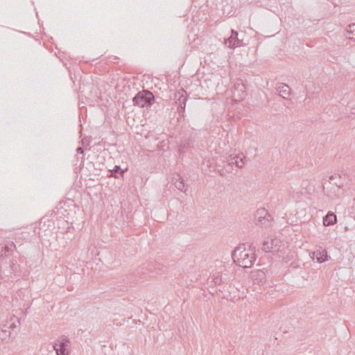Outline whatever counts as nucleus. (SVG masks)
I'll return each instance as SVG.
<instances>
[{
    "label": "nucleus",
    "mask_w": 355,
    "mask_h": 355,
    "mask_svg": "<svg viewBox=\"0 0 355 355\" xmlns=\"http://www.w3.org/2000/svg\"><path fill=\"white\" fill-rule=\"evenodd\" d=\"M234 263L243 268H250L255 261L254 249L249 245L241 244L232 252Z\"/></svg>",
    "instance_id": "nucleus-1"
},
{
    "label": "nucleus",
    "mask_w": 355,
    "mask_h": 355,
    "mask_svg": "<svg viewBox=\"0 0 355 355\" xmlns=\"http://www.w3.org/2000/svg\"><path fill=\"white\" fill-rule=\"evenodd\" d=\"M154 103V96L151 92L143 90L133 97V105L139 107H149Z\"/></svg>",
    "instance_id": "nucleus-2"
},
{
    "label": "nucleus",
    "mask_w": 355,
    "mask_h": 355,
    "mask_svg": "<svg viewBox=\"0 0 355 355\" xmlns=\"http://www.w3.org/2000/svg\"><path fill=\"white\" fill-rule=\"evenodd\" d=\"M226 163L227 165L224 166V169L230 172V167L235 166L236 168H242L245 164V157L243 153L238 155H230L229 157L226 158Z\"/></svg>",
    "instance_id": "nucleus-3"
},
{
    "label": "nucleus",
    "mask_w": 355,
    "mask_h": 355,
    "mask_svg": "<svg viewBox=\"0 0 355 355\" xmlns=\"http://www.w3.org/2000/svg\"><path fill=\"white\" fill-rule=\"evenodd\" d=\"M245 97V84L241 79H238L233 83L232 87V98L236 102L243 101Z\"/></svg>",
    "instance_id": "nucleus-4"
},
{
    "label": "nucleus",
    "mask_w": 355,
    "mask_h": 355,
    "mask_svg": "<svg viewBox=\"0 0 355 355\" xmlns=\"http://www.w3.org/2000/svg\"><path fill=\"white\" fill-rule=\"evenodd\" d=\"M69 339L66 336H61L54 343L53 349L57 355H67Z\"/></svg>",
    "instance_id": "nucleus-5"
},
{
    "label": "nucleus",
    "mask_w": 355,
    "mask_h": 355,
    "mask_svg": "<svg viewBox=\"0 0 355 355\" xmlns=\"http://www.w3.org/2000/svg\"><path fill=\"white\" fill-rule=\"evenodd\" d=\"M224 45L229 46V48L234 49L243 46V41H242V39L239 38L237 32L232 30L231 31V36L224 40Z\"/></svg>",
    "instance_id": "nucleus-6"
},
{
    "label": "nucleus",
    "mask_w": 355,
    "mask_h": 355,
    "mask_svg": "<svg viewBox=\"0 0 355 355\" xmlns=\"http://www.w3.org/2000/svg\"><path fill=\"white\" fill-rule=\"evenodd\" d=\"M16 328L15 322H9L3 325V327H0V343L6 341L10 336V331L9 329Z\"/></svg>",
    "instance_id": "nucleus-7"
},
{
    "label": "nucleus",
    "mask_w": 355,
    "mask_h": 355,
    "mask_svg": "<svg viewBox=\"0 0 355 355\" xmlns=\"http://www.w3.org/2000/svg\"><path fill=\"white\" fill-rule=\"evenodd\" d=\"M312 260L322 263L327 261V252L324 250H317L312 252Z\"/></svg>",
    "instance_id": "nucleus-8"
},
{
    "label": "nucleus",
    "mask_w": 355,
    "mask_h": 355,
    "mask_svg": "<svg viewBox=\"0 0 355 355\" xmlns=\"http://www.w3.org/2000/svg\"><path fill=\"white\" fill-rule=\"evenodd\" d=\"M336 223V215L333 214V212L329 211L327 214L322 218V224L325 225V227L331 226Z\"/></svg>",
    "instance_id": "nucleus-9"
},
{
    "label": "nucleus",
    "mask_w": 355,
    "mask_h": 355,
    "mask_svg": "<svg viewBox=\"0 0 355 355\" xmlns=\"http://www.w3.org/2000/svg\"><path fill=\"white\" fill-rule=\"evenodd\" d=\"M186 96L182 93H179V96H178L177 101H175V104L178 105V112L182 113L184 112V107H186Z\"/></svg>",
    "instance_id": "nucleus-10"
},
{
    "label": "nucleus",
    "mask_w": 355,
    "mask_h": 355,
    "mask_svg": "<svg viewBox=\"0 0 355 355\" xmlns=\"http://www.w3.org/2000/svg\"><path fill=\"white\" fill-rule=\"evenodd\" d=\"M269 215L267 213V211H266L263 209H258L257 210V212H255V218H257V220L260 223L264 225V222L263 221H268Z\"/></svg>",
    "instance_id": "nucleus-11"
},
{
    "label": "nucleus",
    "mask_w": 355,
    "mask_h": 355,
    "mask_svg": "<svg viewBox=\"0 0 355 355\" xmlns=\"http://www.w3.org/2000/svg\"><path fill=\"white\" fill-rule=\"evenodd\" d=\"M279 96L283 97V98L286 99L288 96L291 95V88L286 84H282L279 85L278 89Z\"/></svg>",
    "instance_id": "nucleus-12"
},
{
    "label": "nucleus",
    "mask_w": 355,
    "mask_h": 355,
    "mask_svg": "<svg viewBox=\"0 0 355 355\" xmlns=\"http://www.w3.org/2000/svg\"><path fill=\"white\" fill-rule=\"evenodd\" d=\"M125 171H127V168L122 169L120 168L119 165H116V166L113 168L112 171H111V175H110V177L119 179L123 176V173Z\"/></svg>",
    "instance_id": "nucleus-13"
},
{
    "label": "nucleus",
    "mask_w": 355,
    "mask_h": 355,
    "mask_svg": "<svg viewBox=\"0 0 355 355\" xmlns=\"http://www.w3.org/2000/svg\"><path fill=\"white\" fill-rule=\"evenodd\" d=\"M174 187L177 188L179 191L186 192V185H184L181 176L177 175V178H174Z\"/></svg>",
    "instance_id": "nucleus-14"
},
{
    "label": "nucleus",
    "mask_w": 355,
    "mask_h": 355,
    "mask_svg": "<svg viewBox=\"0 0 355 355\" xmlns=\"http://www.w3.org/2000/svg\"><path fill=\"white\" fill-rule=\"evenodd\" d=\"M12 248H15V245H14V243L12 242L7 245H5V246L1 248V254H0V259L2 257L9 256V254L12 252Z\"/></svg>",
    "instance_id": "nucleus-15"
},
{
    "label": "nucleus",
    "mask_w": 355,
    "mask_h": 355,
    "mask_svg": "<svg viewBox=\"0 0 355 355\" xmlns=\"http://www.w3.org/2000/svg\"><path fill=\"white\" fill-rule=\"evenodd\" d=\"M346 38L355 41V24H349L346 29Z\"/></svg>",
    "instance_id": "nucleus-16"
},
{
    "label": "nucleus",
    "mask_w": 355,
    "mask_h": 355,
    "mask_svg": "<svg viewBox=\"0 0 355 355\" xmlns=\"http://www.w3.org/2000/svg\"><path fill=\"white\" fill-rule=\"evenodd\" d=\"M263 250L266 252H275L277 251V247L270 245L268 241L263 242Z\"/></svg>",
    "instance_id": "nucleus-17"
},
{
    "label": "nucleus",
    "mask_w": 355,
    "mask_h": 355,
    "mask_svg": "<svg viewBox=\"0 0 355 355\" xmlns=\"http://www.w3.org/2000/svg\"><path fill=\"white\" fill-rule=\"evenodd\" d=\"M268 241V243H270V245L276 248L279 247V243H281V241H279V240L277 238H272Z\"/></svg>",
    "instance_id": "nucleus-18"
},
{
    "label": "nucleus",
    "mask_w": 355,
    "mask_h": 355,
    "mask_svg": "<svg viewBox=\"0 0 355 355\" xmlns=\"http://www.w3.org/2000/svg\"><path fill=\"white\" fill-rule=\"evenodd\" d=\"M333 179H334V176L333 175L329 176V182H331V184H335L338 187H341V184H338L336 182H333Z\"/></svg>",
    "instance_id": "nucleus-19"
},
{
    "label": "nucleus",
    "mask_w": 355,
    "mask_h": 355,
    "mask_svg": "<svg viewBox=\"0 0 355 355\" xmlns=\"http://www.w3.org/2000/svg\"><path fill=\"white\" fill-rule=\"evenodd\" d=\"M235 291H236V288H232V290L230 291L229 293H230V294H231V293H234V292H235ZM225 297H227V298H232V296L230 295H229V296H227V297H225V296H224V298H225Z\"/></svg>",
    "instance_id": "nucleus-20"
},
{
    "label": "nucleus",
    "mask_w": 355,
    "mask_h": 355,
    "mask_svg": "<svg viewBox=\"0 0 355 355\" xmlns=\"http://www.w3.org/2000/svg\"><path fill=\"white\" fill-rule=\"evenodd\" d=\"M77 153L78 154H83V148H82L81 147L78 148Z\"/></svg>",
    "instance_id": "nucleus-21"
},
{
    "label": "nucleus",
    "mask_w": 355,
    "mask_h": 355,
    "mask_svg": "<svg viewBox=\"0 0 355 355\" xmlns=\"http://www.w3.org/2000/svg\"><path fill=\"white\" fill-rule=\"evenodd\" d=\"M221 282V279H220V278H219V277H216V284H217V283H218V282Z\"/></svg>",
    "instance_id": "nucleus-22"
},
{
    "label": "nucleus",
    "mask_w": 355,
    "mask_h": 355,
    "mask_svg": "<svg viewBox=\"0 0 355 355\" xmlns=\"http://www.w3.org/2000/svg\"><path fill=\"white\" fill-rule=\"evenodd\" d=\"M258 275H259L260 276L262 277V273L261 272L258 273Z\"/></svg>",
    "instance_id": "nucleus-23"
}]
</instances>
